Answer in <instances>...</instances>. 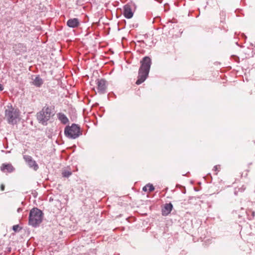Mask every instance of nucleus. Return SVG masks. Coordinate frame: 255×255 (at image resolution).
Returning a JSON list of instances; mask_svg holds the SVG:
<instances>
[{"mask_svg": "<svg viewBox=\"0 0 255 255\" xmlns=\"http://www.w3.org/2000/svg\"><path fill=\"white\" fill-rule=\"evenodd\" d=\"M43 213L37 208H32L29 212L28 224L34 228L39 226L42 221Z\"/></svg>", "mask_w": 255, "mask_h": 255, "instance_id": "f03ea898", "label": "nucleus"}, {"mask_svg": "<svg viewBox=\"0 0 255 255\" xmlns=\"http://www.w3.org/2000/svg\"><path fill=\"white\" fill-rule=\"evenodd\" d=\"M14 170V167L10 163H2L0 166V170L3 173H10Z\"/></svg>", "mask_w": 255, "mask_h": 255, "instance_id": "9d476101", "label": "nucleus"}, {"mask_svg": "<svg viewBox=\"0 0 255 255\" xmlns=\"http://www.w3.org/2000/svg\"><path fill=\"white\" fill-rule=\"evenodd\" d=\"M43 83V81L39 75L36 76L32 82L33 85L37 87H40Z\"/></svg>", "mask_w": 255, "mask_h": 255, "instance_id": "4468645a", "label": "nucleus"}, {"mask_svg": "<svg viewBox=\"0 0 255 255\" xmlns=\"http://www.w3.org/2000/svg\"><path fill=\"white\" fill-rule=\"evenodd\" d=\"M147 190H148L149 192H152L154 190V187L152 184L148 183L142 188V190L144 192L147 191Z\"/></svg>", "mask_w": 255, "mask_h": 255, "instance_id": "dca6fc26", "label": "nucleus"}, {"mask_svg": "<svg viewBox=\"0 0 255 255\" xmlns=\"http://www.w3.org/2000/svg\"><path fill=\"white\" fill-rule=\"evenodd\" d=\"M5 117L8 124L13 125L16 124L19 120V110L12 108L11 106L8 107V108L5 110Z\"/></svg>", "mask_w": 255, "mask_h": 255, "instance_id": "39448f33", "label": "nucleus"}, {"mask_svg": "<svg viewBox=\"0 0 255 255\" xmlns=\"http://www.w3.org/2000/svg\"><path fill=\"white\" fill-rule=\"evenodd\" d=\"M82 134L79 126L72 124L71 126H67L64 129L65 135L69 139H76Z\"/></svg>", "mask_w": 255, "mask_h": 255, "instance_id": "20e7f679", "label": "nucleus"}, {"mask_svg": "<svg viewBox=\"0 0 255 255\" xmlns=\"http://www.w3.org/2000/svg\"><path fill=\"white\" fill-rule=\"evenodd\" d=\"M20 229L18 225H15L12 227V230L15 232H18Z\"/></svg>", "mask_w": 255, "mask_h": 255, "instance_id": "a211bd4d", "label": "nucleus"}, {"mask_svg": "<svg viewBox=\"0 0 255 255\" xmlns=\"http://www.w3.org/2000/svg\"><path fill=\"white\" fill-rule=\"evenodd\" d=\"M57 117L58 120L63 124H66L69 122V120L65 114L62 113H59L57 114Z\"/></svg>", "mask_w": 255, "mask_h": 255, "instance_id": "ddd939ff", "label": "nucleus"}, {"mask_svg": "<svg viewBox=\"0 0 255 255\" xmlns=\"http://www.w3.org/2000/svg\"><path fill=\"white\" fill-rule=\"evenodd\" d=\"M3 90V87L1 84H0V91H2Z\"/></svg>", "mask_w": 255, "mask_h": 255, "instance_id": "412c9836", "label": "nucleus"}, {"mask_svg": "<svg viewBox=\"0 0 255 255\" xmlns=\"http://www.w3.org/2000/svg\"><path fill=\"white\" fill-rule=\"evenodd\" d=\"M63 177H69L71 174L72 172L68 170H64L62 173Z\"/></svg>", "mask_w": 255, "mask_h": 255, "instance_id": "f3484780", "label": "nucleus"}, {"mask_svg": "<svg viewBox=\"0 0 255 255\" xmlns=\"http://www.w3.org/2000/svg\"><path fill=\"white\" fill-rule=\"evenodd\" d=\"M151 59L148 56L144 57L140 61V66L138 72V79L135 83L140 85L143 83L148 77L150 71Z\"/></svg>", "mask_w": 255, "mask_h": 255, "instance_id": "f257e3e1", "label": "nucleus"}, {"mask_svg": "<svg viewBox=\"0 0 255 255\" xmlns=\"http://www.w3.org/2000/svg\"><path fill=\"white\" fill-rule=\"evenodd\" d=\"M13 50L16 55L20 54L26 51V46L22 43L15 44L13 46Z\"/></svg>", "mask_w": 255, "mask_h": 255, "instance_id": "1a4fd4ad", "label": "nucleus"}, {"mask_svg": "<svg viewBox=\"0 0 255 255\" xmlns=\"http://www.w3.org/2000/svg\"><path fill=\"white\" fill-rule=\"evenodd\" d=\"M23 158L29 167L33 168L35 171L38 169V164L31 156L25 155L23 156Z\"/></svg>", "mask_w": 255, "mask_h": 255, "instance_id": "6e6552de", "label": "nucleus"}, {"mask_svg": "<svg viewBox=\"0 0 255 255\" xmlns=\"http://www.w3.org/2000/svg\"><path fill=\"white\" fill-rule=\"evenodd\" d=\"M0 189L1 191H3L4 190V185L3 184L1 185Z\"/></svg>", "mask_w": 255, "mask_h": 255, "instance_id": "aec40b11", "label": "nucleus"}, {"mask_svg": "<svg viewBox=\"0 0 255 255\" xmlns=\"http://www.w3.org/2000/svg\"><path fill=\"white\" fill-rule=\"evenodd\" d=\"M133 7L134 5L132 3H128L124 6L123 15L126 18L129 19L133 16L132 8Z\"/></svg>", "mask_w": 255, "mask_h": 255, "instance_id": "423d86ee", "label": "nucleus"}, {"mask_svg": "<svg viewBox=\"0 0 255 255\" xmlns=\"http://www.w3.org/2000/svg\"><path fill=\"white\" fill-rule=\"evenodd\" d=\"M54 116L51 107L44 106L42 110L37 114V119L39 123L43 125H46L47 122L51 117Z\"/></svg>", "mask_w": 255, "mask_h": 255, "instance_id": "7ed1b4c3", "label": "nucleus"}, {"mask_svg": "<svg viewBox=\"0 0 255 255\" xmlns=\"http://www.w3.org/2000/svg\"><path fill=\"white\" fill-rule=\"evenodd\" d=\"M220 169V166L219 165H215L213 168V170L216 172H219Z\"/></svg>", "mask_w": 255, "mask_h": 255, "instance_id": "6ab92c4d", "label": "nucleus"}, {"mask_svg": "<svg viewBox=\"0 0 255 255\" xmlns=\"http://www.w3.org/2000/svg\"><path fill=\"white\" fill-rule=\"evenodd\" d=\"M80 24L79 20L77 18H73L69 19L67 21V25L71 28L77 27Z\"/></svg>", "mask_w": 255, "mask_h": 255, "instance_id": "9b49d317", "label": "nucleus"}, {"mask_svg": "<svg viewBox=\"0 0 255 255\" xmlns=\"http://www.w3.org/2000/svg\"><path fill=\"white\" fill-rule=\"evenodd\" d=\"M106 81L104 79H98L96 80L97 90L100 94H104L106 92Z\"/></svg>", "mask_w": 255, "mask_h": 255, "instance_id": "0eeeda50", "label": "nucleus"}, {"mask_svg": "<svg viewBox=\"0 0 255 255\" xmlns=\"http://www.w3.org/2000/svg\"><path fill=\"white\" fill-rule=\"evenodd\" d=\"M20 211H21V209L19 208L18 209H17V212H19Z\"/></svg>", "mask_w": 255, "mask_h": 255, "instance_id": "4be33fe9", "label": "nucleus"}, {"mask_svg": "<svg viewBox=\"0 0 255 255\" xmlns=\"http://www.w3.org/2000/svg\"><path fill=\"white\" fill-rule=\"evenodd\" d=\"M173 208V205L171 203H166L164 205L162 209V214L163 216H167L170 213Z\"/></svg>", "mask_w": 255, "mask_h": 255, "instance_id": "f8f14e48", "label": "nucleus"}, {"mask_svg": "<svg viewBox=\"0 0 255 255\" xmlns=\"http://www.w3.org/2000/svg\"><path fill=\"white\" fill-rule=\"evenodd\" d=\"M248 219L250 220L254 219L255 216V212L251 209H248L246 211Z\"/></svg>", "mask_w": 255, "mask_h": 255, "instance_id": "2eb2a0df", "label": "nucleus"}]
</instances>
